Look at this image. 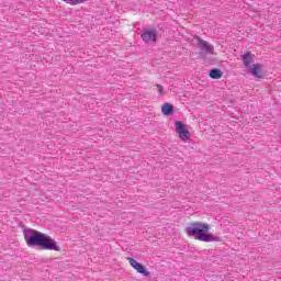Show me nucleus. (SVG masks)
I'll return each mask as SVG.
<instances>
[{
  "label": "nucleus",
  "instance_id": "nucleus-1",
  "mask_svg": "<svg viewBox=\"0 0 281 281\" xmlns=\"http://www.w3.org/2000/svg\"><path fill=\"white\" fill-rule=\"evenodd\" d=\"M23 235L27 247H40V249L48 251H60V247L49 235L34 228H25Z\"/></svg>",
  "mask_w": 281,
  "mask_h": 281
},
{
  "label": "nucleus",
  "instance_id": "nucleus-5",
  "mask_svg": "<svg viewBox=\"0 0 281 281\" xmlns=\"http://www.w3.org/2000/svg\"><path fill=\"white\" fill-rule=\"evenodd\" d=\"M176 133H178L181 139H190V131H188L186 124L181 121L176 122Z\"/></svg>",
  "mask_w": 281,
  "mask_h": 281
},
{
  "label": "nucleus",
  "instance_id": "nucleus-9",
  "mask_svg": "<svg viewBox=\"0 0 281 281\" xmlns=\"http://www.w3.org/2000/svg\"><path fill=\"white\" fill-rule=\"evenodd\" d=\"M161 113L162 115H167V116L172 115V113H175V105H172V103L162 104Z\"/></svg>",
  "mask_w": 281,
  "mask_h": 281
},
{
  "label": "nucleus",
  "instance_id": "nucleus-4",
  "mask_svg": "<svg viewBox=\"0 0 281 281\" xmlns=\"http://www.w3.org/2000/svg\"><path fill=\"white\" fill-rule=\"evenodd\" d=\"M193 38L198 41V48L201 49V52H204V54H214V46L212 44L202 40L199 35H195Z\"/></svg>",
  "mask_w": 281,
  "mask_h": 281
},
{
  "label": "nucleus",
  "instance_id": "nucleus-2",
  "mask_svg": "<svg viewBox=\"0 0 281 281\" xmlns=\"http://www.w3.org/2000/svg\"><path fill=\"white\" fill-rule=\"evenodd\" d=\"M187 235L195 240L202 243H221V237L214 236L210 233V226L203 222H193L186 228Z\"/></svg>",
  "mask_w": 281,
  "mask_h": 281
},
{
  "label": "nucleus",
  "instance_id": "nucleus-12",
  "mask_svg": "<svg viewBox=\"0 0 281 281\" xmlns=\"http://www.w3.org/2000/svg\"><path fill=\"white\" fill-rule=\"evenodd\" d=\"M157 89H158V93L164 94V86L161 85H156Z\"/></svg>",
  "mask_w": 281,
  "mask_h": 281
},
{
  "label": "nucleus",
  "instance_id": "nucleus-11",
  "mask_svg": "<svg viewBox=\"0 0 281 281\" xmlns=\"http://www.w3.org/2000/svg\"><path fill=\"white\" fill-rule=\"evenodd\" d=\"M65 3L69 5H80V3H85L87 0H63Z\"/></svg>",
  "mask_w": 281,
  "mask_h": 281
},
{
  "label": "nucleus",
  "instance_id": "nucleus-10",
  "mask_svg": "<svg viewBox=\"0 0 281 281\" xmlns=\"http://www.w3.org/2000/svg\"><path fill=\"white\" fill-rule=\"evenodd\" d=\"M209 76L210 78H212V80H221V78H223V70L218 68H213L210 70Z\"/></svg>",
  "mask_w": 281,
  "mask_h": 281
},
{
  "label": "nucleus",
  "instance_id": "nucleus-8",
  "mask_svg": "<svg viewBox=\"0 0 281 281\" xmlns=\"http://www.w3.org/2000/svg\"><path fill=\"white\" fill-rule=\"evenodd\" d=\"M250 74L255 76V78H262V65L255 64L249 69Z\"/></svg>",
  "mask_w": 281,
  "mask_h": 281
},
{
  "label": "nucleus",
  "instance_id": "nucleus-7",
  "mask_svg": "<svg viewBox=\"0 0 281 281\" xmlns=\"http://www.w3.org/2000/svg\"><path fill=\"white\" fill-rule=\"evenodd\" d=\"M241 60L244 63V66L249 68L254 63V55L251 54V52L248 50L241 56Z\"/></svg>",
  "mask_w": 281,
  "mask_h": 281
},
{
  "label": "nucleus",
  "instance_id": "nucleus-6",
  "mask_svg": "<svg viewBox=\"0 0 281 281\" xmlns=\"http://www.w3.org/2000/svg\"><path fill=\"white\" fill-rule=\"evenodd\" d=\"M140 37L143 38L144 43H150V41L157 43V33L155 31L144 30Z\"/></svg>",
  "mask_w": 281,
  "mask_h": 281
},
{
  "label": "nucleus",
  "instance_id": "nucleus-3",
  "mask_svg": "<svg viewBox=\"0 0 281 281\" xmlns=\"http://www.w3.org/2000/svg\"><path fill=\"white\" fill-rule=\"evenodd\" d=\"M127 260L131 267L137 271V273H140V276H144L145 278L150 277V271H148L144 265L137 262V260H135L133 257H127Z\"/></svg>",
  "mask_w": 281,
  "mask_h": 281
}]
</instances>
